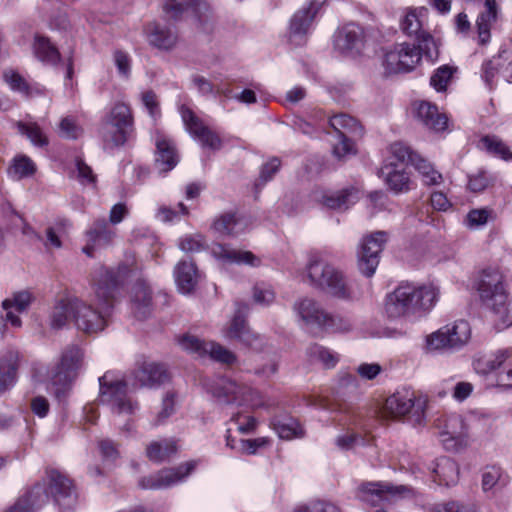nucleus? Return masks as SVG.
Returning a JSON list of instances; mask_svg holds the SVG:
<instances>
[{"label":"nucleus","instance_id":"nucleus-25","mask_svg":"<svg viewBox=\"0 0 512 512\" xmlns=\"http://www.w3.org/2000/svg\"><path fill=\"white\" fill-rule=\"evenodd\" d=\"M211 253L217 260L238 265L258 267L261 259L248 250L233 249L228 245L216 243L211 247Z\"/></svg>","mask_w":512,"mask_h":512},{"label":"nucleus","instance_id":"nucleus-33","mask_svg":"<svg viewBox=\"0 0 512 512\" xmlns=\"http://www.w3.org/2000/svg\"><path fill=\"white\" fill-rule=\"evenodd\" d=\"M131 309L137 319L147 318L152 310L151 291L145 282H138L132 291Z\"/></svg>","mask_w":512,"mask_h":512},{"label":"nucleus","instance_id":"nucleus-10","mask_svg":"<svg viewBox=\"0 0 512 512\" xmlns=\"http://www.w3.org/2000/svg\"><path fill=\"white\" fill-rule=\"evenodd\" d=\"M83 351L77 345H68L62 352L60 362L55 366L49 376L51 384L55 387L57 396L63 393L75 379L77 371L82 366Z\"/></svg>","mask_w":512,"mask_h":512},{"label":"nucleus","instance_id":"nucleus-19","mask_svg":"<svg viewBox=\"0 0 512 512\" xmlns=\"http://www.w3.org/2000/svg\"><path fill=\"white\" fill-rule=\"evenodd\" d=\"M180 346L200 357L209 356L211 359L232 364L235 362V355L218 343L212 341H203L196 336L185 335L179 341Z\"/></svg>","mask_w":512,"mask_h":512},{"label":"nucleus","instance_id":"nucleus-60","mask_svg":"<svg viewBox=\"0 0 512 512\" xmlns=\"http://www.w3.org/2000/svg\"><path fill=\"white\" fill-rule=\"evenodd\" d=\"M491 216V210L487 208L472 209L466 216V225L475 229L484 226Z\"/></svg>","mask_w":512,"mask_h":512},{"label":"nucleus","instance_id":"nucleus-35","mask_svg":"<svg viewBox=\"0 0 512 512\" xmlns=\"http://www.w3.org/2000/svg\"><path fill=\"white\" fill-rule=\"evenodd\" d=\"M71 316L74 317V298L57 299L49 315V325L54 330L62 329Z\"/></svg>","mask_w":512,"mask_h":512},{"label":"nucleus","instance_id":"nucleus-34","mask_svg":"<svg viewBox=\"0 0 512 512\" xmlns=\"http://www.w3.org/2000/svg\"><path fill=\"white\" fill-rule=\"evenodd\" d=\"M432 472L435 476L434 481L439 485H454L459 478V467L457 463L449 457L436 459Z\"/></svg>","mask_w":512,"mask_h":512},{"label":"nucleus","instance_id":"nucleus-23","mask_svg":"<svg viewBox=\"0 0 512 512\" xmlns=\"http://www.w3.org/2000/svg\"><path fill=\"white\" fill-rule=\"evenodd\" d=\"M163 11L169 19L173 20L191 14L201 25H204L208 20L210 7L204 0H187L185 3L178 0H166Z\"/></svg>","mask_w":512,"mask_h":512},{"label":"nucleus","instance_id":"nucleus-61","mask_svg":"<svg viewBox=\"0 0 512 512\" xmlns=\"http://www.w3.org/2000/svg\"><path fill=\"white\" fill-rule=\"evenodd\" d=\"M59 134L66 139H77L82 134V128L76 124L74 119L65 117L59 124Z\"/></svg>","mask_w":512,"mask_h":512},{"label":"nucleus","instance_id":"nucleus-52","mask_svg":"<svg viewBox=\"0 0 512 512\" xmlns=\"http://www.w3.org/2000/svg\"><path fill=\"white\" fill-rule=\"evenodd\" d=\"M71 222L68 219H59L55 225L48 227L46 230V247L60 248L62 242L60 240V234L64 233L71 227Z\"/></svg>","mask_w":512,"mask_h":512},{"label":"nucleus","instance_id":"nucleus-37","mask_svg":"<svg viewBox=\"0 0 512 512\" xmlns=\"http://www.w3.org/2000/svg\"><path fill=\"white\" fill-rule=\"evenodd\" d=\"M359 199L358 190L351 187L338 192L324 194L321 198L323 204L331 209L345 210L355 204Z\"/></svg>","mask_w":512,"mask_h":512},{"label":"nucleus","instance_id":"nucleus-28","mask_svg":"<svg viewBox=\"0 0 512 512\" xmlns=\"http://www.w3.org/2000/svg\"><path fill=\"white\" fill-rule=\"evenodd\" d=\"M385 313L390 319L413 317L403 283H400L392 292L386 295Z\"/></svg>","mask_w":512,"mask_h":512},{"label":"nucleus","instance_id":"nucleus-51","mask_svg":"<svg viewBox=\"0 0 512 512\" xmlns=\"http://www.w3.org/2000/svg\"><path fill=\"white\" fill-rule=\"evenodd\" d=\"M18 130L21 134L26 135L27 138L36 146L43 147L48 144L47 137L43 134L41 128L37 123H17Z\"/></svg>","mask_w":512,"mask_h":512},{"label":"nucleus","instance_id":"nucleus-1","mask_svg":"<svg viewBox=\"0 0 512 512\" xmlns=\"http://www.w3.org/2000/svg\"><path fill=\"white\" fill-rule=\"evenodd\" d=\"M134 255H126L116 269L100 266L94 270L92 284L95 298L87 303L74 298V321L78 330L94 334L105 329L116 302L118 288L142 270Z\"/></svg>","mask_w":512,"mask_h":512},{"label":"nucleus","instance_id":"nucleus-7","mask_svg":"<svg viewBox=\"0 0 512 512\" xmlns=\"http://www.w3.org/2000/svg\"><path fill=\"white\" fill-rule=\"evenodd\" d=\"M294 310L307 325L332 332H348L352 329L349 319L339 315H333L324 310L321 305L311 298H302L295 302Z\"/></svg>","mask_w":512,"mask_h":512},{"label":"nucleus","instance_id":"nucleus-50","mask_svg":"<svg viewBox=\"0 0 512 512\" xmlns=\"http://www.w3.org/2000/svg\"><path fill=\"white\" fill-rule=\"evenodd\" d=\"M35 165L32 160L26 156L15 157L9 168V174L13 179L20 180L33 175Z\"/></svg>","mask_w":512,"mask_h":512},{"label":"nucleus","instance_id":"nucleus-9","mask_svg":"<svg viewBox=\"0 0 512 512\" xmlns=\"http://www.w3.org/2000/svg\"><path fill=\"white\" fill-rule=\"evenodd\" d=\"M471 327L465 320L446 324L427 337V348L431 351L455 352L468 344Z\"/></svg>","mask_w":512,"mask_h":512},{"label":"nucleus","instance_id":"nucleus-58","mask_svg":"<svg viewBox=\"0 0 512 512\" xmlns=\"http://www.w3.org/2000/svg\"><path fill=\"white\" fill-rule=\"evenodd\" d=\"M252 297L254 303L261 306H268L274 302L275 292L266 284H257L253 287Z\"/></svg>","mask_w":512,"mask_h":512},{"label":"nucleus","instance_id":"nucleus-5","mask_svg":"<svg viewBox=\"0 0 512 512\" xmlns=\"http://www.w3.org/2000/svg\"><path fill=\"white\" fill-rule=\"evenodd\" d=\"M426 399L417 396L410 389H401L390 395L383 405V414L387 418L400 419L408 416L410 422L417 426L425 420Z\"/></svg>","mask_w":512,"mask_h":512},{"label":"nucleus","instance_id":"nucleus-64","mask_svg":"<svg viewBox=\"0 0 512 512\" xmlns=\"http://www.w3.org/2000/svg\"><path fill=\"white\" fill-rule=\"evenodd\" d=\"M337 137V143L333 145V154L338 158L342 159L346 155L354 152L353 144L350 141V136L339 134Z\"/></svg>","mask_w":512,"mask_h":512},{"label":"nucleus","instance_id":"nucleus-29","mask_svg":"<svg viewBox=\"0 0 512 512\" xmlns=\"http://www.w3.org/2000/svg\"><path fill=\"white\" fill-rule=\"evenodd\" d=\"M88 244L83 247V252L92 256L97 247L109 245L116 236V232L109 227L105 219L96 220L93 226L87 231Z\"/></svg>","mask_w":512,"mask_h":512},{"label":"nucleus","instance_id":"nucleus-2","mask_svg":"<svg viewBox=\"0 0 512 512\" xmlns=\"http://www.w3.org/2000/svg\"><path fill=\"white\" fill-rule=\"evenodd\" d=\"M169 379L165 367L155 362H143L131 373L127 380H113L110 373L99 378L100 395L102 402L110 405L113 413L117 415L134 413L137 403L127 396V387L133 388L155 387Z\"/></svg>","mask_w":512,"mask_h":512},{"label":"nucleus","instance_id":"nucleus-30","mask_svg":"<svg viewBox=\"0 0 512 512\" xmlns=\"http://www.w3.org/2000/svg\"><path fill=\"white\" fill-rule=\"evenodd\" d=\"M174 278L178 291L182 294H190L196 288L200 274L193 261L182 260L174 268Z\"/></svg>","mask_w":512,"mask_h":512},{"label":"nucleus","instance_id":"nucleus-12","mask_svg":"<svg viewBox=\"0 0 512 512\" xmlns=\"http://www.w3.org/2000/svg\"><path fill=\"white\" fill-rule=\"evenodd\" d=\"M424 51L416 44L400 43L385 53L384 67L387 73L412 71L420 62Z\"/></svg>","mask_w":512,"mask_h":512},{"label":"nucleus","instance_id":"nucleus-46","mask_svg":"<svg viewBox=\"0 0 512 512\" xmlns=\"http://www.w3.org/2000/svg\"><path fill=\"white\" fill-rule=\"evenodd\" d=\"M509 58L508 52L501 50L497 56L483 63L482 79L490 89L494 86L495 75L501 73L504 62L508 61Z\"/></svg>","mask_w":512,"mask_h":512},{"label":"nucleus","instance_id":"nucleus-42","mask_svg":"<svg viewBox=\"0 0 512 512\" xmlns=\"http://www.w3.org/2000/svg\"><path fill=\"white\" fill-rule=\"evenodd\" d=\"M464 416L469 434H486L494 423V416L483 410L470 411Z\"/></svg>","mask_w":512,"mask_h":512},{"label":"nucleus","instance_id":"nucleus-39","mask_svg":"<svg viewBox=\"0 0 512 512\" xmlns=\"http://www.w3.org/2000/svg\"><path fill=\"white\" fill-rule=\"evenodd\" d=\"M18 355L9 351L0 360V393L9 389L15 383L18 368Z\"/></svg>","mask_w":512,"mask_h":512},{"label":"nucleus","instance_id":"nucleus-32","mask_svg":"<svg viewBox=\"0 0 512 512\" xmlns=\"http://www.w3.org/2000/svg\"><path fill=\"white\" fill-rule=\"evenodd\" d=\"M417 119L428 129L436 132L443 131L447 126V117L439 113L436 105L426 101L415 103Z\"/></svg>","mask_w":512,"mask_h":512},{"label":"nucleus","instance_id":"nucleus-31","mask_svg":"<svg viewBox=\"0 0 512 512\" xmlns=\"http://www.w3.org/2000/svg\"><path fill=\"white\" fill-rule=\"evenodd\" d=\"M498 6L496 0H485L483 10L476 20L478 43L486 45L490 41V30L498 18Z\"/></svg>","mask_w":512,"mask_h":512},{"label":"nucleus","instance_id":"nucleus-57","mask_svg":"<svg viewBox=\"0 0 512 512\" xmlns=\"http://www.w3.org/2000/svg\"><path fill=\"white\" fill-rule=\"evenodd\" d=\"M503 476V470L496 465L486 466L482 473V489L492 490Z\"/></svg>","mask_w":512,"mask_h":512},{"label":"nucleus","instance_id":"nucleus-17","mask_svg":"<svg viewBox=\"0 0 512 512\" xmlns=\"http://www.w3.org/2000/svg\"><path fill=\"white\" fill-rule=\"evenodd\" d=\"M326 0H311L308 6L297 10L289 21L288 37L295 45L305 43L314 18Z\"/></svg>","mask_w":512,"mask_h":512},{"label":"nucleus","instance_id":"nucleus-20","mask_svg":"<svg viewBox=\"0 0 512 512\" xmlns=\"http://www.w3.org/2000/svg\"><path fill=\"white\" fill-rule=\"evenodd\" d=\"M180 114L188 133L203 147L218 150L222 146L220 137L213 132L203 121L188 107L181 106Z\"/></svg>","mask_w":512,"mask_h":512},{"label":"nucleus","instance_id":"nucleus-56","mask_svg":"<svg viewBox=\"0 0 512 512\" xmlns=\"http://www.w3.org/2000/svg\"><path fill=\"white\" fill-rule=\"evenodd\" d=\"M453 72L452 67L448 65L440 66L432 74L430 85L438 92L445 91Z\"/></svg>","mask_w":512,"mask_h":512},{"label":"nucleus","instance_id":"nucleus-54","mask_svg":"<svg viewBox=\"0 0 512 512\" xmlns=\"http://www.w3.org/2000/svg\"><path fill=\"white\" fill-rule=\"evenodd\" d=\"M207 242L201 234L185 235L179 240V248L186 253H194L205 250Z\"/></svg>","mask_w":512,"mask_h":512},{"label":"nucleus","instance_id":"nucleus-62","mask_svg":"<svg viewBox=\"0 0 512 512\" xmlns=\"http://www.w3.org/2000/svg\"><path fill=\"white\" fill-rule=\"evenodd\" d=\"M76 178L83 185L94 184L96 176L93 173L91 167H89L82 159H76Z\"/></svg>","mask_w":512,"mask_h":512},{"label":"nucleus","instance_id":"nucleus-45","mask_svg":"<svg viewBox=\"0 0 512 512\" xmlns=\"http://www.w3.org/2000/svg\"><path fill=\"white\" fill-rule=\"evenodd\" d=\"M34 54L43 63L56 65L60 60L57 48L42 36H36L34 42Z\"/></svg>","mask_w":512,"mask_h":512},{"label":"nucleus","instance_id":"nucleus-26","mask_svg":"<svg viewBox=\"0 0 512 512\" xmlns=\"http://www.w3.org/2000/svg\"><path fill=\"white\" fill-rule=\"evenodd\" d=\"M48 501V494L43 484L36 483L30 490L20 496L5 512H36Z\"/></svg>","mask_w":512,"mask_h":512},{"label":"nucleus","instance_id":"nucleus-24","mask_svg":"<svg viewBox=\"0 0 512 512\" xmlns=\"http://www.w3.org/2000/svg\"><path fill=\"white\" fill-rule=\"evenodd\" d=\"M155 168L159 173L171 171L179 162V156L174 143L162 134L155 137Z\"/></svg>","mask_w":512,"mask_h":512},{"label":"nucleus","instance_id":"nucleus-3","mask_svg":"<svg viewBox=\"0 0 512 512\" xmlns=\"http://www.w3.org/2000/svg\"><path fill=\"white\" fill-rule=\"evenodd\" d=\"M306 277L310 286L339 300H351L352 285L345 274L326 262L320 254H311L306 264Z\"/></svg>","mask_w":512,"mask_h":512},{"label":"nucleus","instance_id":"nucleus-8","mask_svg":"<svg viewBox=\"0 0 512 512\" xmlns=\"http://www.w3.org/2000/svg\"><path fill=\"white\" fill-rule=\"evenodd\" d=\"M476 289L482 304L495 316L503 313L502 305L507 300V290L504 276L497 268H487L480 272Z\"/></svg>","mask_w":512,"mask_h":512},{"label":"nucleus","instance_id":"nucleus-53","mask_svg":"<svg viewBox=\"0 0 512 512\" xmlns=\"http://www.w3.org/2000/svg\"><path fill=\"white\" fill-rule=\"evenodd\" d=\"M33 301L32 294L27 291L14 292L10 297L4 299V306L13 307L17 313H23L28 310Z\"/></svg>","mask_w":512,"mask_h":512},{"label":"nucleus","instance_id":"nucleus-48","mask_svg":"<svg viewBox=\"0 0 512 512\" xmlns=\"http://www.w3.org/2000/svg\"><path fill=\"white\" fill-rule=\"evenodd\" d=\"M509 357L507 350L498 351L495 354L479 357L474 360L473 365L475 370L481 374H488L498 369Z\"/></svg>","mask_w":512,"mask_h":512},{"label":"nucleus","instance_id":"nucleus-36","mask_svg":"<svg viewBox=\"0 0 512 512\" xmlns=\"http://www.w3.org/2000/svg\"><path fill=\"white\" fill-rule=\"evenodd\" d=\"M381 174L389 188L396 193L407 192L410 187L409 176L403 169H397L396 164L391 161L381 168Z\"/></svg>","mask_w":512,"mask_h":512},{"label":"nucleus","instance_id":"nucleus-11","mask_svg":"<svg viewBox=\"0 0 512 512\" xmlns=\"http://www.w3.org/2000/svg\"><path fill=\"white\" fill-rule=\"evenodd\" d=\"M207 390L218 402L223 404L249 405L258 407L256 402L257 392L252 388L239 385L227 378H218L210 384H207Z\"/></svg>","mask_w":512,"mask_h":512},{"label":"nucleus","instance_id":"nucleus-43","mask_svg":"<svg viewBox=\"0 0 512 512\" xmlns=\"http://www.w3.org/2000/svg\"><path fill=\"white\" fill-rule=\"evenodd\" d=\"M329 123L330 126L335 130L336 136H339V134H344L347 136H362L363 134L362 126L355 118L347 114L335 115L330 118Z\"/></svg>","mask_w":512,"mask_h":512},{"label":"nucleus","instance_id":"nucleus-18","mask_svg":"<svg viewBox=\"0 0 512 512\" xmlns=\"http://www.w3.org/2000/svg\"><path fill=\"white\" fill-rule=\"evenodd\" d=\"M413 316L429 312L438 302L440 289L436 284L417 285L412 282H402Z\"/></svg>","mask_w":512,"mask_h":512},{"label":"nucleus","instance_id":"nucleus-59","mask_svg":"<svg viewBox=\"0 0 512 512\" xmlns=\"http://www.w3.org/2000/svg\"><path fill=\"white\" fill-rule=\"evenodd\" d=\"M427 512H476V510L471 505H465L457 501H449L429 505Z\"/></svg>","mask_w":512,"mask_h":512},{"label":"nucleus","instance_id":"nucleus-15","mask_svg":"<svg viewBox=\"0 0 512 512\" xmlns=\"http://www.w3.org/2000/svg\"><path fill=\"white\" fill-rule=\"evenodd\" d=\"M386 241L387 233L384 231H377L363 238L358 251V268L366 277L375 273Z\"/></svg>","mask_w":512,"mask_h":512},{"label":"nucleus","instance_id":"nucleus-55","mask_svg":"<svg viewBox=\"0 0 512 512\" xmlns=\"http://www.w3.org/2000/svg\"><path fill=\"white\" fill-rule=\"evenodd\" d=\"M174 393L168 392L162 400L161 409L157 412L151 424L154 427L160 426L175 412Z\"/></svg>","mask_w":512,"mask_h":512},{"label":"nucleus","instance_id":"nucleus-4","mask_svg":"<svg viewBox=\"0 0 512 512\" xmlns=\"http://www.w3.org/2000/svg\"><path fill=\"white\" fill-rule=\"evenodd\" d=\"M134 118L131 108L124 102L115 103L99 127V136L105 147L123 145L133 131Z\"/></svg>","mask_w":512,"mask_h":512},{"label":"nucleus","instance_id":"nucleus-41","mask_svg":"<svg viewBox=\"0 0 512 512\" xmlns=\"http://www.w3.org/2000/svg\"><path fill=\"white\" fill-rule=\"evenodd\" d=\"M212 227L218 233L237 236L244 232L246 221L234 213H224L213 222Z\"/></svg>","mask_w":512,"mask_h":512},{"label":"nucleus","instance_id":"nucleus-44","mask_svg":"<svg viewBox=\"0 0 512 512\" xmlns=\"http://www.w3.org/2000/svg\"><path fill=\"white\" fill-rule=\"evenodd\" d=\"M306 355L311 362L320 363L326 369L334 368L339 361L337 353L316 343L307 347Z\"/></svg>","mask_w":512,"mask_h":512},{"label":"nucleus","instance_id":"nucleus-47","mask_svg":"<svg viewBox=\"0 0 512 512\" xmlns=\"http://www.w3.org/2000/svg\"><path fill=\"white\" fill-rule=\"evenodd\" d=\"M483 148L493 156L506 162H512V151L506 143L495 135H486L480 140Z\"/></svg>","mask_w":512,"mask_h":512},{"label":"nucleus","instance_id":"nucleus-14","mask_svg":"<svg viewBox=\"0 0 512 512\" xmlns=\"http://www.w3.org/2000/svg\"><path fill=\"white\" fill-rule=\"evenodd\" d=\"M366 33L364 29L355 24L348 23L334 34V49L345 57L356 58L362 55L366 47Z\"/></svg>","mask_w":512,"mask_h":512},{"label":"nucleus","instance_id":"nucleus-40","mask_svg":"<svg viewBox=\"0 0 512 512\" xmlns=\"http://www.w3.org/2000/svg\"><path fill=\"white\" fill-rule=\"evenodd\" d=\"M177 451L176 442L172 439L152 441L146 447L147 458L155 463H161L169 459Z\"/></svg>","mask_w":512,"mask_h":512},{"label":"nucleus","instance_id":"nucleus-21","mask_svg":"<svg viewBox=\"0 0 512 512\" xmlns=\"http://www.w3.org/2000/svg\"><path fill=\"white\" fill-rule=\"evenodd\" d=\"M469 430L465 416L452 414L446 418L441 431L442 442L448 450H459L468 445Z\"/></svg>","mask_w":512,"mask_h":512},{"label":"nucleus","instance_id":"nucleus-38","mask_svg":"<svg viewBox=\"0 0 512 512\" xmlns=\"http://www.w3.org/2000/svg\"><path fill=\"white\" fill-rule=\"evenodd\" d=\"M271 426L281 439L291 440L304 436L301 424L292 417L276 416L271 420Z\"/></svg>","mask_w":512,"mask_h":512},{"label":"nucleus","instance_id":"nucleus-13","mask_svg":"<svg viewBox=\"0 0 512 512\" xmlns=\"http://www.w3.org/2000/svg\"><path fill=\"white\" fill-rule=\"evenodd\" d=\"M47 483H42L47 494L51 495L61 512L72 511L77 504V494L71 480L57 470L46 472Z\"/></svg>","mask_w":512,"mask_h":512},{"label":"nucleus","instance_id":"nucleus-49","mask_svg":"<svg viewBox=\"0 0 512 512\" xmlns=\"http://www.w3.org/2000/svg\"><path fill=\"white\" fill-rule=\"evenodd\" d=\"M412 165L419 172L425 185H439L442 182V175L420 155H414Z\"/></svg>","mask_w":512,"mask_h":512},{"label":"nucleus","instance_id":"nucleus-16","mask_svg":"<svg viewBox=\"0 0 512 512\" xmlns=\"http://www.w3.org/2000/svg\"><path fill=\"white\" fill-rule=\"evenodd\" d=\"M195 467L196 462L189 461L180 464L176 468L162 469L154 474L141 478L139 485L143 489H168L185 481V479L191 474Z\"/></svg>","mask_w":512,"mask_h":512},{"label":"nucleus","instance_id":"nucleus-27","mask_svg":"<svg viewBox=\"0 0 512 512\" xmlns=\"http://www.w3.org/2000/svg\"><path fill=\"white\" fill-rule=\"evenodd\" d=\"M146 33L148 43L161 51H171L178 43L176 30L165 24L151 23Z\"/></svg>","mask_w":512,"mask_h":512},{"label":"nucleus","instance_id":"nucleus-63","mask_svg":"<svg viewBox=\"0 0 512 512\" xmlns=\"http://www.w3.org/2000/svg\"><path fill=\"white\" fill-rule=\"evenodd\" d=\"M98 448L104 461L114 462L119 457L117 446L111 439L99 440Z\"/></svg>","mask_w":512,"mask_h":512},{"label":"nucleus","instance_id":"nucleus-22","mask_svg":"<svg viewBox=\"0 0 512 512\" xmlns=\"http://www.w3.org/2000/svg\"><path fill=\"white\" fill-rule=\"evenodd\" d=\"M224 335L229 340L237 341L257 351L262 350L265 343L263 336L254 333L249 328L240 308L225 330Z\"/></svg>","mask_w":512,"mask_h":512},{"label":"nucleus","instance_id":"nucleus-6","mask_svg":"<svg viewBox=\"0 0 512 512\" xmlns=\"http://www.w3.org/2000/svg\"><path fill=\"white\" fill-rule=\"evenodd\" d=\"M427 14L428 10L424 7L406 8L400 20V28L406 36L415 39L418 46L423 49L424 57L434 62L438 58L439 51L435 39L424 27Z\"/></svg>","mask_w":512,"mask_h":512}]
</instances>
